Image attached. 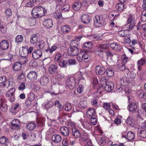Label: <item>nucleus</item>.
Instances as JSON below:
<instances>
[{"mask_svg":"<svg viewBox=\"0 0 146 146\" xmlns=\"http://www.w3.org/2000/svg\"><path fill=\"white\" fill-rule=\"evenodd\" d=\"M127 25H129L128 26L129 30L132 31L134 34H137L138 31L140 29V28L135 25V16L133 15H130L127 20Z\"/></svg>","mask_w":146,"mask_h":146,"instance_id":"1","label":"nucleus"},{"mask_svg":"<svg viewBox=\"0 0 146 146\" xmlns=\"http://www.w3.org/2000/svg\"><path fill=\"white\" fill-rule=\"evenodd\" d=\"M47 9L42 7H36L32 9V15L35 17H41L47 13Z\"/></svg>","mask_w":146,"mask_h":146,"instance_id":"2","label":"nucleus"},{"mask_svg":"<svg viewBox=\"0 0 146 146\" xmlns=\"http://www.w3.org/2000/svg\"><path fill=\"white\" fill-rule=\"evenodd\" d=\"M105 20L102 16L96 15L94 19V25L97 27L102 26L103 25Z\"/></svg>","mask_w":146,"mask_h":146,"instance_id":"3","label":"nucleus"},{"mask_svg":"<svg viewBox=\"0 0 146 146\" xmlns=\"http://www.w3.org/2000/svg\"><path fill=\"white\" fill-rule=\"evenodd\" d=\"M135 137V133L131 131H128L127 133H123L121 134V138L125 139L126 141H128L133 139Z\"/></svg>","mask_w":146,"mask_h":146,"instance_id":"4","label":"nucleus"},{"mask_svg":"<svg viewBox=\"0 0 146 146\" xmlns=\"http://www.w3.org/2000/svg\"><path fill=\"white\" fill-rule=\"evenodd\" d=\"M76 84V79L74 77H71L67 80V86L70 89H73Z\"/></svg>","mask_w":146,"mask_h":146,"instance_id":"5","label":"nucleus"},{"mask_svg":"<svg viewBox=\"0 0 146 146\" xmlns=\"http://www.w3.org/2000/svg\"><path fill=\"white\" fill-rule=\"evenodd\" d=\"M10 82L7 80L5 76L0 77V86L4 88H7L10 84Z\"/></svg>","mask_w":146,"mask_h":146,"instance_id":"6","label":"nucleus"},{"mask_svg":"<svg viewBox=\"0 0 146 146\" xmlns=\"http://www.w3.org/2000/svg\"><path fill=\"white\" fill-rule=\"evenodd\" d=\"M78 52V48L75 46H71L68 49V54L71 56H75Z\"/></svg>","mask_w":146,"mask_h":146,"instance_id":"7","label":"nucleus"},{"mask_svg":"<svg viewBox=\"0 0 146 146\" xmlns=\"http://www.w3.org/2000/svg\"><path fill=\"white\" fill-rule=\"evenodd\" d=\"M114 87V84L112 82H107L104 86L105 90L107 92H111L113 89Z\"/></svg>","mask_w":146,"mask_h":146,"instance_id":"8","label":"nucleus"},{"mask_svg":"<svg viewBox=\"0 0 146 146\" xmlns=\"http://www.w3.org/2000/svg\"><path fill=\"white\" fill-rule=\"evenodd\" d=\"M96 74L98 75H102L104 74L105 71V68L99 65L97 66L95 68Z\"/></svg>","mask_w":146,"mask_h":146,"instance_id":"9","label":"nucleus"},{"mask_svg":"<svg viewBox=\"0 0 146 146\" xmlns=\"http://www.w3.org/2000/svg\"><path fill=\"white\" fill-rule=\"evenodd\" d=\"M43 22V25L44 27L47 28H50L52 27L53 25V21L50 19H44Z\"/></svg>","mask_w":146,"mask_h":146,"instance_id":"10","label":"nucleus"},{"mask_svg":"<svg viewBox=\"0 0 146 146\" xmlns=\"http://www.w3.org/2000/svg\"><path fill=\"white\" fill-rule=\"evenodd\" d=\"M9 46V42L7 40H4L0 43V47L2 50H7Z\"/></svg>","mask_w":146,"mask_h":146,"instance_id":"11","label":"nucleus"},{"mask_svg":"<svg viewBox=\"0 0 146 146\" xmlns=\"http://www.w3.org/2000/svg\"><path fill=\"white\" fill-rule=\"evenodd\" d=\"M37 74L35 72L31 71L27 75L28 78L30 80L33 81L37 79Z\"/></svg>","mask_w":146,"mask_h":146,"instance_id":"12","label":"nucleus"},{"mask_svg":"<svg viewBox=\"0 0 146 146\" xmlns=\"http://www.w3.org/2000/svg\"><path fill=\"white\" fill-rule=\"evenodd\" d=\"M86 115L88 118L95 116L96 112L94 109L90 108L88 109L86 111Z\"/></svg>","mask_w":146,"mask_h":146,"instance_id":"13","label":"nucleus"},{"mask_svg":"<svg viewBox=\"0 0 146 146\" xmlns=\"http://www.w3.org/2000/svg\"><path fill=\"white\" fill-rule=\"evenodd\" d=\"M4 100L1 98L0 100V110L4 112L7 110V107L5 102Z\"/></svg>","mask_w":146,"mask_h":146,"instance_id":"14","label":"nucleus"},{"mask_svg":"<svg viewBox=\"0 0 146 146\" xmlns=\"http://www.w3.org/2000/svg\"><path fill=\"white\" fill-rule=\"evenodd\" d=\"M119 82L121 85L125 86L128 84L129 81L128 78L126 77H124L120 78Z\"/></svg>","mask_w":146,"mask_h":146,"instance_id":"15","label":"nucleus"},{"mask_svg":"<svg viewBox=\"0 0 146 146\" xmlns=\"http://www.w3.org/2000/svg\"><path fill=\"white\" fill-rule=\"evenodd\" d=\"M27 46L23 47L22 50L20 51V54L21 56L22 57H26L28 54Z\"/></svg>","mask_w":146,"mask_h":146,"instance_id":"16","label":"nucleus"},{"mask_svg":"<svg viewBox=\"0 0 146 146\" xmlns=\"http://www.w3.org/2000/svg\"><path fill=\"white\" fill-rule=\"evenodd\" d=\"M91 17L88 15L83 14L81 17V20L83 23L87 24L90 21Z\"/></svg>","mask_w":146,"mask_h":146,"instance_id":"17","label":"nucleus"},{"mask_svg":"<svg viewBox=\"0 0 146 146\" xmlns=\"http://www.w3.org/2000/svg\"><path fill=\"white\" fill-rule=\"evenodd\" d=\"M42 55L41 51L38 49L35 50L32 54V57L35 59L39 58L42 56Z\"/></svg>","mask_w":146,"mask_h":146,"instance_id":"18","label":"nucleus"},{"mask_svg":"<svg viewBox=\"0 0 146 146\" xmlns=\"http://www.w3.org/2000/svg\"><path fill=\"white\" fill-rule=\"evenodd\" d=\"M81 124L83 127L86 129L89 130L92 128V126L91 123L88 121H85L81 123Z\"/></svg>","mask_w":146,"mask_h":146,"instance_id":"19","label":"nucleus"},{"mask_svg":"<svg viewBox=\"0 0 146 146\" xmlns=\"http://www.w3.org/2000/svg\"><path fill=\"white\" fill-rule=\"evenodd\" d=\"M61 30L62 33L66 34L69 33L71 31L70 27L67 25H64L61 27Z\"/></svg>","mask_w":146,"mask_h":146,"instance_id":"20","label":"nucleus"},{"mask_svg":"<svg viewBox=\"0 0 146 146\" xmlns=\"http://www.w3.org/2000/svg\"><path fill=\"white\" fill-rule=\"evenodd\" d=\"M41 85L42 86H46L49 82V79L46 76L41 77L40 79Z\"/></svg>","mask_w":146,"mask_h":146,"instance_id":"21","label":"nucleus"},{"mask_svg":"<svg viewBox=\"0 0 146 146\" xmlns=\"http://www.w3.org/2000/svg\"><path fill=\"white\" fill-rule=\"evenodd\" d=\"M111 48L116 51H118L121 48L120 45L117 43H112L110 44Z\"/></svg>","mask_w":146,"mask_h":146,"instance_id":"22","label":"nucleus"},{"mask_svg":"<svg viewBox=\"0 0 146 146\" xmlns=\"http://www.w3.org/2000/svg\"><path fill=\"white\" fill-rule=\"evenodd\" d=\"M10 142L9 140L4 136L0 137V143L1 144H5V145L7 146Z\"/></svg>","mask_w":146,"mask_h":146,"instance_id":"23","label":"nucleus"},{"mask_svg":"<svg viewBox=\"0 0 146 146\" xmlns=\"http://www.w3.org/2000/svg\"><path fill=\"white\" fill-rule=\"evenodd\" d=\"M129 111L132 112H135L137 110V106L135 103H131L128 105Z\"/></svg>","mask_w":146,"mask_h":146,"instance_id":"24","label":"nucleus"},{"mask_svg":"<svg viewBox=\"0 0 146 146\" xmlns=\"http://www.w3.org/2000/svg\"><path fill=\"white\" fill-rule=\"evenodd\" d=\"M52 141L54 142L58 143L61 140L62 137L60 135L55 134L52 136Z\"/></svg>","mask_w":146,"mask_h":146,"instance_id":"25","label":"nucleus"},{"mask_svg":"<svg viewBox=\"0 0 146 146\" xmlns=\"http://www.w3.org/2000/svg\"><path fill=\"white\" fill-rule=\"evenodd\" d=\"M125 72L127 73V77L132 78H135L136 76V74L133 71H130L128 69H126Z\"/></svg>","mask_w":146,"mask_h":146,"instance_id":"26","label":"nucleus"},{"mask_svg":"<svg viewBox=\"0 0 146 146\" xmlns=\"http://www.w3.org/2000/svg\"><path fill=\"white\" fill-rule=\"evenodd\" d=\"M57 69V66L53 64H52L48 68V71L52 74L55 73Z\"/></svg>","mask_w":146,"mask_h":146,"instance_id":"27","label":"nucleus"},{"mask_svg":"<svg viewBox=\"0 0 146 146\" xmlns=\"http://www.w3.org/2000/svg\"><path fill=\"white\" fill-rule=\"evenodd\" d=\"M60 131L62 134L64 136H67L69 134V131L66 127H63L60 129Z\"/></svg>","mask_w":146,"mask_h":146,"instance_id":"28","label":"nucleus"},{"mask_svg":"<svg viewBox=\"0 0 146 146\" xmlns=\"http://www.w3.org/2000/svg\"><path fill=\"white\" fill-rule=\"evenodd\" d=\"M72 133L73 135L75 138L79 137L81 135V133L77 129L73 128L72 129Z\"/></svg>","mask_w":146,"mask_h":146,"instance_id":"29","label":"nucleus"},{"mask_svg":"<svg viewBox=\"0 0 146 146\" xmlns=\"http://www.w3.org/2000/svg\"><path fill=\"white\" fill-rule=\"evenodd\" d=\"M83 54L84 61L85 62H89L91 60V57L90 56L87 52H85Z\"/></svg>","mask_w":146,"mask_h":146,"instance_id":"30","label":"nucleus"},{"mask_svg":"<svg viewBox=\"0 0 146 146\" xmlns=\"http://www.w3.org/2000/svg\"><path fill=\"white\" fill-rule=\"evenodd\" d=\"M21 64L19 62H17L15 63L13 67V70L15 71H19L21 69Z\"/></svg>","mask_w":146,"mask_h":146,"instance_id":"31","label":"nucleus"},{"mask_svg":"<svg viewBox=\"0 0 146 146\" xmlns=\"http://www.w3.org/2000/svg\"><path fill=\"white\" fill-rule=\"evenodd\" d=\"M44 41L42 40H39L36 44V47L37 48L42 49L44 46Z\"/></svg>","mask_w":146,"mask_h":146,"instance_id":"32","label":"nucleus"},{"mask_svg":"<svg viewBox=\"0 0 146 146\" xmlns=\"http://www.w3.org/2000/svg\"><path fill=\"white\" fill-rule=\"evenodd\" d=\"M12 127H19L21 125L20 121L17 119H13L11 122Z\"/></svg>","mask_w":146,"mask_h":146,"instance_id":"33","label":"nucleus"},{"mask_svg":"<svg viewBox=\"0 0 146 146\" xmlns=\"http://www.w3.org/2000/svg\"><path fill=\"white\" fill-rule=\"evenodd\" d=\"M38 36L36 35H32L30 39V42L32 44H36L38 41Z\"/></svg>","mask_w":146,"mask_h":146,"instance_id":"34","label":"nucleus"},{"mask_svg":"<svg viewBox=\"0 0 146 146\" xmlns=\"http://www.w3.org/2000/svg\"><path fill=\"white\" fill-rule=\"evenodd\" d=\"M49 52L47 49L44 52V56L45 59L43 60V62L44 64L45 63L46 64V59L49 58L50 55Z\"/></svg>","mask_w":146,"mask_h":146,"instance_id":"35","label":"nucleus"},{"mask_svg":"<svg viewBox=\"0 0 146 146\" xmlns=\"http://www.w3.org/2000/svg\"><path fill=\"white\" fill-rule=\"evenodd\" d=\"M104 50H102L99 46L95 50V53L97 55L102 57L103 53L104 52Z\"/></svg>","mask_w":146,"mask_h":146,"instance_id":"36","label":"nucleus"},{"mask_svg":"<svg viewBox=\"0 0 146 146\" xmlns=\"http://www.w3.org/2000/svg\"><path fill=\"white\" fill-rule=\"evenodd\" d=\"M73 9L75 11H77L80 9L81 7V3L80 2L75 3L72 5Z\"/></svg>","mask_w":146,"mask_h":146,"instance_id":"37","label":"nucleus"},{"mask_svg":"<svg viewBox=\"0 0 146 146\" xmlns=\"http://www.w3.org/2000/svg\"><path fill=\"white\" fill-rule=\"evenodd\" d=\"M81 139L84 141H86L89 138V135L88 134L85 132V131H83L82 135L81 134L80 135Z\"/></svg>","mask_w":146,"mask_h":146,"instance_id":"38","label":"nucleus"},{"mask_svg":"<svg viewBox=\"0 0 146 146\" xmlns=\"http://www.w3.org/2000/svg\"><path fill=\"white\" fill-rule=\"evenodd\" d=\"M15 89L14 88H12L7 91L6 93V95L7 97H9L14 95V93Z\"/></svg>","mask_w":146,"mask_h":146,"instance_id":"39","label":"nucleus"},{"mask_svg":"<svg viewBox=\"0 0 146 146\" xmlns=\"http://www.w3.org/2000/svg\"><path fill=\"white\" fill-rule=\"evenodd\" d=\"M146 62V60L144 58H141L137 62V65L139 69L141 66L143 65Z\"/></svg>","mask_w":146,"mask_h":146,"instance_id":"40","label":"nucleus"},{"mask_svg":"<svg viewBox=\"0 0 146 146\" xmlns=\"http://www.w3.org/2000/svg\"><path fill=\"white\" fill-rule=\"evenodd\" d=\"M107 75L109 77H111L114 74V71L111 68H108L106 70Z\"/></svg>","mask_w":146,"mask_h":146,"instance_id":"41","label":"nucleus"},{"mask_svg":"<svg viewBox=\"0 0 146 146\" xmlns=\"http://www.w3.org/2000/svg\"><path fill=\"white\" fill-rule=\"evenodd\" d=\"M138 136L141 140L146 138V129L142 130L139 134Z\"/></svg>","mask_w":146,"mask_h":146,"instance_id":"42","label":"nucleus"},{"mask_svg":"<svg viewBox=\"0 0 146 146\" xmlns=\"http://www.w3.org/2000/svg\"><path fill=\"white\" fill-rule=\"evenodd\" d=\"M127 123L130 125H133L134 123V121L132 117L129 116L126 120Z\"/></svg>","mask_w":146,"mask_h":146,"instance_id":"43","label":"nucleus"},{"mask_svg":"<svg viewBox=\"0 0 146 146\" xmlns=\"http://www.w3.org/2000/svg\"><path fill=\"white\" fill-rule=\"evenodd\" d=\"M70 8V6L68 4H66L61 7V9L62 13H65L68 11Z\"/></svg>","mask_w":146,"mask_h":146,"instance_id":"44","label":"nucleus"},{"mask_svg":"<svg viewBox=\"0 0 146 146\" xmlns=\"http://www.w3.org/2000/svg\"><path fill=\"white\" fill-rule=\"evenodd\" d=\"M56 78L59 80H60L63 78L64 77V74L62 72L58 71L56 74Z\"/></svg>","mask_w":146,"mask_h":146,"instance_id":"45","label":"nucleus"},{"mask_svg":"<svg viewBox=\"0 0 146 146\" xmlns=\"http://www.w3.org/2000/svg\"><path fill=\"white\" fill-rule=\"evenodd\" d=\"M128 30H122L118 32V35L122 37H124L127 36L128 34Z\"/></svg>","mask_w":146,"mask_h":146,"instance_id":"46","label":"nucleus"},{"mask_svg":"<svg viewBox=\"0 0 146 146\" xmlns=\"http://www.w3.org/2000/svg\"><path fill=\"white\" fill-rule=\"evenodd\" d=\"M35 127V124L33 123H28L27 125V128L30 130H33Z\"/></svg>","mask_w":146,"mask_h":146,"instance_id":"47","label":"nucleus"},{"mask_svg":"<svg viewBox=\"0 0 146 146\" xmlns=\"http://www.w3.org/2000/svg\"><path fill=\"white\" fill-rule=\"evenodd\" d=\"M66 64L67 63L65 61L62 60L59 61L58 65L61 68H65L67 66Z\"/></svg>","mask_w":146,"mask_h":146,"instance_id":"48","label":"nucleus"},{"mask_svg":"<svg viewBox=\"0 0 146 146\" xmlns=\"http://www.w3.org/2000/svg\"><path fill=\"white\" fill-rule=\"evenodd\" d=\"M93 47L92 43L91 42H87L84 44V48L91 49Z\"/></svg>","mask_w":146,"mask_h":146,"instance_id":"49","label":"nucleus"},{"mask_svg":"<svg viewBox=\"0 0 146 146\" xmlns=\"http://www.w3.org/2000/svg\"><path fill=\"white\" fill-rule=\"evenodd\" d=\"M58 47V45L57 44H54L50 48H48L47 49H48V50L49 51V52L51 53V54L52 52L55 51L56 49H57Z\"/></svg>","mask_w":146,"mask_h":146,"instance_id":"50","label":"nucleus"},{"mask_svg":"<svg viewBox=\"0 0 146 146\" xmlns=\"http://www.w3.org/2000/svg\"><path fill=\"white\" fill-rule=\"evenodd\" d=\"M116 8L119 11H122L124 8V5L122 3H118L116 5Z\"/></svg>","mask_w":146,"mask_h":146,"instance_id":"51","label":"nucleus"},{"mask_svg":"<svg viewBox=\"0 0 146 146\" xmlns=\"http://www.w3.org/2000/svg\"><path fill=\"white\" fill-rule=\"evenodd\" d=\"M87 106V103L86 101H81L78 105V106L80 108L83 109L86 108Z\"/></svg>","mask_w":146,"mask_h":146,"instance_id":"52","label":"nucleus"},{"mask_svg":"<svg viewBox=\"0 0 146 146\" xmlns=\"http://www.w3.org/2000/svg\"><path fill=\"white\" fill-rule=\"evenodd\" d=\"M83 52H81L78 54L77 56V60L80 62L82 61L83 59Z\"/></svg>","mask_w":146,"mask_h":146,"instance_id":"53","label":"nucleus"},{"mask_svg":"<svg viewBox=\"0 0 146 146\" xmlns=\"http://www.w3.org/2000/svg\"><path fill=\"white\" fill-rule=\"evenodd\" d=\"M54 103L52 101H49L45 105V108L47 110L49 108L52 107L54 105Z\"/></svg>","mask_w":146,"mask_h":146,"instance_id":"54","label":"nucleus"},{"mask_svg":"<svg viewBox=\"0 0 146 146\" xmlns=\"http://www.w3.org/2000/svg\"><path fill=\"white\" fill-rule=\"evenodd\" d=\"M28 97L30 101H32L35 99V96L33 93L30 92L28 95Z\"/></svg>","mask_w":146,"mask_h":146,"instance_id":"55","label":"nucleus"},{"mask_svg":"<svg viewBox=\"0 0 146 146\" xmlns=\"http://www.w3.org/2000/svg\"><path fill=\"white\" fill-rule=\"evenodd\" d=\"M23 39V37L21 35H18L16 36L15 40L16 42L19 43L21 42Z\"/></svg>","mask_w":146,"mask_h":146,"instance_id":"56","label":"nucleus"},{"mask_svg":"<svg viewBox=\"0 0 146 146\" xmlns=\"http://www.w3.org/2000/svg\"><path fill=\"white\" fill-rule=\"evenodd\" d=\"M62 55L59 52L57 53L55 55L54 60L56 62H57L59 61L60 58L61 57Z\"/></svg>","mask_w":146,"mask_h":146,"instance_id":"57","label":"nucleus"},{"mask_svg":"<svg viewBox=\"0 0 146 146\" xmlns=\"http://www.w3.org/2000/svg\"><path fill=\"white\" fill-rule=\"evenodd\" d=\"M105 53L108 58H111L113 55L115 54L114 53L111 52L110 50H108L106 51Z\"/></svg>","mask_w":146,"mask_h":146,"instance_id":"58","label":"nucleus"},{"mask_svg":"<svg viewBox=\"0 0 146 146\" xmlns=\"http://www.w3.org/2000/svg\"><path fill=\"white\" fill-rule=\"evenodd\" d=\"M29 21V24L31 26L35 25L36 23V20L34 18H30Z\"/></svg>","mask_w":146,"mask_h":146,"instance_id":"59","label":"nucleus"},{"mask_svg":"<svg viewBox=\"0 0 146 146\" xmlns=\"http://www.w3.org/2000/svg\"><path fill=\"white\" fill-rule=\"evenodd\" d=\"M141 20L143 22L146 21V11H144L142 13L141 16Z\"/></svg>","mask_w":146,"mask_h":146,"instance_id":"60","label":"nucleus"},{"mask_svg":"<svg viewBox=\"0 0 146 146\" xmlns=\"http://www.w3.org/2000/svg\"><path fill=\"white\" fill-rule=\"evenodd\" d=\"M72 108V106L71 104L69 103H66L65 105V107L64 109L65 111H68L71 110Z\"/></svg>","mask_w":146,"mask_h":146,"instance_id":"61","label":"nucleus"},{"mask_svg":"<svg viewBox=\"0 0 146 146\" xmlns=\"http://www.w3.org/2000/svg\"><path fill=\"white\" fill-rule=\"evenodd\" d=\"M90 121L94 125H95L97 123V120L96 118V116H94L93 117H90Z\"/></svg>","mask_w":146,"mask_h":146,"instance_id":"62","label":"nucleus"},{"mask_svg":"<svg viewBox=\"0 0 146 146\" xmlns=\"http://www.w3.org/2000/svg\"><path fill=\"white\" fill-rule=\"evenodd\" d=\"M122 62L124 64L126 63L128 60V58L125 55L123 54L121 56Z\"/></svg>","mask_w":146,"mask_h":146,"instance_id":"63","label":"nucleus"},{"mask_svg":"<svg viewBox=\"0 0 146 146\" xmlns=\"http://www.w3.org/2000/svg\"><path fill=\"white\" fill-rule=\"evenodd\" d=\"M54 16L56 18L59 19L62 17L61 13L59 12H56L54 13Z\"/></svg>","mask_w":146,"mask_h":146,"instance_id":"64","label":"nucleus"}]
</instances>
